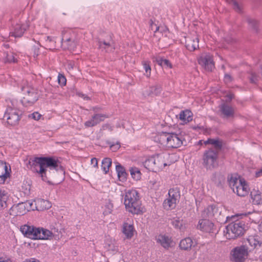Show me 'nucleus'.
Segmentation results:
<instances>
[{
    "label": "nucleus",
    "instance_id": "obj_1",
    "mask_svg": "<svg viewBox=\"0 0 262 262\" xmlns=\"http://www.w3.org/2000/svg\"><path fill=\"white\" fill-rule=\"evenodd\" d=\"M32 163L33 170L40 174L43 181L49 183L61 181L64 175V169L60 162L54 158L35 157Z\"/></svg>",
    "mask_w": 262,
    "mask_h": 262
},
{
    "label": "nucleus",
    "instance_id": "obj_2",
    "mask_svg": "<svg viewBox=\"0 0 262 262\" xmlns=\"http://www.w3.org/2000/svg\"><path fill=\"white\" fill-rule=\"evenodd\" d=\"M204 143L212 146L204 152L203 165L207 170H212L219 165V154L222 148L223 142L219 139H208Z\"/></svg>",
    "mask_w": 262,
    "mask_h": 262
},
{
    "label": "nucleus",
    "instance_id": "obj_3",
    "mask_svg": "<svg viewBox=\"0 0 262 262\" xmlns=\"http://www.w3.org/2000/svg\"><path fill=\"white\" fill-rule=\"evenodd\" d=\"M262 247V239L258 236H250L244 245L234 248L231 252L234 262H243L254 249Z\"/></svg>",
    "mask_w": 262,
    "mask_h": 262
},
{
    "label": "nucleus",
    "instance_id": "obj_4",
    "mask_svg": "<svg viewBox=\"0 0 262 262\" xmlns=\"http://www.w3.org/2000/svg\"><path fill=\"white\" fill-rule=\"evenodd\" d=\"M188 136L184 132H162L157 135L156 139L158 142L168 148H178L181 145H186Z\"/></svg>",
    "mask_w": 262,
    "mask_h": 262
},
{
    "label": "nucleus",
    "instance_id": "obj_5",
    "mask_svg": "<svg viewBox=\"0 0 262 262\" xmlns=\"http://www.w3.org/2000/svg\"><path fill=\"white\" fill-rule=\"evenodd\" d=\"M124 199V204L128 212L134 214L143 212L141 202L137 190L132 189L126 191Z\"/></svg>",
    "mask_w": 262,
    "mask_h": 262
},
{
    "label": "nucleus",
    "instance_id": "obj_6",
    "mask_svg": "<svg viewBox=\"0 0 262 262\" xmlns=\"http://www.w3.org/2000/svg\"><path fill=\"white\" fill-rule=\"evenodd\" d=\"M229 185L234 193L238 196H245L248 194L249 188L244 179L237 175L231 174L228 177Z\"/></svg>",
    "mask_w": 262,
    "mask_h": 262
},
{
    "label": "nucleus",
    "instance_id": "obj_7",
    "mask_svg": "<svg viewBox=\"0 0 262 262\" xmlns=\"http://www.w3.org/2000/svg\"><path fill=\"white\" fill-rule=\"evenodd\" d=\"M247 226L244 222L239 220L232 221L226 226L227 238L229 239H235L242 236L246 231Z\"/></svg>",
    "mask_w": 262,
    "mask_h": 262
},
{
    "label": "nucleus",
    "instance_id": "obj_8",
    "mask_svg": "<svg viewBox=\"0 0 262 262\" xmlns=\"http://www.w3.org/2000/svg\"><path fill=\"white\" fill-rule=\"evenodd\" d=\"M25 84L26 82L20 85L23 95L21 102L24 106L27 107L34 104L38 99V95L35 89Z\"/></svg>",
    "mask_w": 262,
    "mask_h": 262
},
{
    "label": "nucleus",
    "instance_id": "obj_9",
    "mask_svg": "<svg viewBox=\"0 0 262 262\" xmlns=\"http://www.w3.org/2000/svg\"><path fill=\"white\" fill-rule=\"evenodd\" d=\"M20 111L15 108L9 107L4 114V118L7 120V123L10 125H16L20 120Z\"/></svg>",
    "mask_w": 262,
    "mask_h": 262
},
{
    "label": "nucleus",
    "instance_id": "obj_10",
    "mask_svg": "<svg viewBox=\"0 0 262 262\" xmlns=\"http://www.w3.org/2000/svg\"><path fill=\"white\" fill-rule=\"evenodd\" d=\"M220 117L226 120L233 119L235 115V110L229 104L224 103L219 106Z\"/></svg>",
    "mask_w": 262,
    "mask_h": 262
},
{
    "label": "nucleus",
    "instance_id": "obj_11",
    "mask_svg": "<svg viewBox=\"0 0 262 262\" xmlns=\"http://www.w3.org/2000/svg\"><path fill=\"white\" fill-rule=\"evenodd\" d=\"M198 62L199 64L207 71H212L214 68L212 57L209 54H206L201 56L198 59Z\"/></svg>",
    "mask_w": 262,
    "mask_h": 262
},
{
    "label": "nucleus",
    "instance_id": "obj_12",
    "mask_svg": "<svg viewBox=\"0 0 262 262\" xmlns=\"http://www.w3.org/2000/svg\"><path fill=\"white\" fill-rule=\"evenodd\" d=\"M20 231L25 236L36 239L37 233L39 232V229L33 226L24 225L20 228Z\"/></svg>",
    "mask_w": 262,
    "mask_h": 262
},
{
    "label": "nucleus",
    "instance_id": "obj_13",
    "mask_svg": "<svg viewBox=\"0 0 262 262\" xmlns=\"http://www.w3.org/2000/svg\"><path fill=\"white\" fill-rule=\"evenodd\" d=\"M153 157L157 171L167 165L166 159L168 157V154L162 153L155 155Z\"/></svg>",
    "mask_w": 262,
    "mask_h": 262
},
{
    "label": "nucleus",
    "instance_id": "obj_14",
    "mask_svg": "<svg viewBox=\"0 0 262 262\" xmlns=\"http://www.w3.org/2000/svg\"><path fill=\"white\" fill-rule=\"evenodd\" d=\"M214 224L209 220L202 219L199 222L197 228L206 232H212Z\"/></svg>",
    "mask_w": 262,
    "mask_h": 262
},
{
    "label": "nucleus",
    "instance_id": "obj_15",
    "mask_svg": "<svg viewBox=\"0 0 262 262\" xmlns=\"http://www.w3.org/2000/svg\"><path fill=\"white\" fill-rule=\"evenodd\" d=\"M29 28V25L26 24H17L14 26V31L10 32L11 36L15 37H20Z\"/></svg>",
    "mask_w": 262,
    "mask_h": 262
},
{
    "label": "nucleus",
    "instance_id": "obj_16",
    "mask_svg": "<svg viewBox=\"0 0 262 262\" xmlns=\"http://www.w3.org/2000/svg\"><path fill=\"white\" fill-rule=\"evenodd\" d=\"M10 173L6 162L0 161V184H3L6 179L9 177Z\"/></svg>",
    "mask_w": 262,
    "mask_h": 262
},
{
    "label": "nucleus",
    "instance_id": "obj_17",
    "mask_svg": "<svg viewBox=\"0 0 262 262\" xmlns=\"http://www.w3.org/2000/svg\"><path fill=\"white\" fill-rule=\"evenodd\" d=\"M98 45L100 49L102 51H105V52H111L114 49V47L113 45V41L112 40L106 41L99 39L98 40Z\"/></svg>",
    "mask_w": 262,
    "mask_h": 262
},
{
    "label": "nucleus",
    "instance_id": "obj_18",
    "mask_svg": "<svg viewBox=\"0 0 262 262\" xmlns=\"http://www.w3.org/2000/svg\"><path fill=\"white\" fill-rule=\"evenodd\" d=\"M185 46L190 51H193L199 48V39L197 37L189 38L186 41Z\"/></svg>",
    "mask_w": 262,
    "mask_h": 262
},
{
    "label": "nucleus",
    "instance_id": "obj_19",
    "mask_svg": "<svg viewBox=\"0 0 262 262\" xmlns=\"http://www.w3.org/2000/svg\"><path fill=\"white\" fill-rule=\"evenodd\" d=\"M134 232V228L133 225L127 223H124L123 224L122 232L127 238H131Z\"/></svg>",
    "mask_w": 262,
    "mask_h": 262
},
{
    "label": "nucleus",
    "instance_id": "obj_20",
    "mask_svg": "<svg viewBox=\"0 0 262 262\" xmlns=\"http://www.w3.org/2000/svg\"><path fill=\"white\" fill-rule=\"evenodd\" d=\"M161 91V88L160 85H156L150 87L148 89L145 91L143 94L145 96H154L159 95Z\"/></svg>",
    "mask_w": 262,
    "mask_h": 262
},
{
    "label": "nucleus",
    "instance_id": "obj_21",
    "mask_svg": "<svg viewBox=\"0 0 262 262\" xmlns=\"http://www.w3.org/2000/svg\"><path fill=\"white\" fill-rule=\"evenodd\" d=\"M192 244V239L190 237H186L180 241L179 247L182 250L188 251L191 249Z\"/></svg>",
    "mask_w": 262,
    "mask_h": 262
},
{
    "label": "nucleus",
    "instance_id": "obj_22",
    "mask_svg": "<svg viewBox=\"0 0 262 262\" xmlns=\"http://www.w3.org/2000/svg\"><path fill=\"white\" fill-rule=\"evenodd\" d=\"M218 213V209L215 205H211L204 210L203 215L204 217H208L211 218L214 216Z\"/></svg>",
    "mask_w": 262,
    "mask_h": 262
},
{
    "label": "nucleus",
    "instance_id": "obj_23",
    "mask_svg": "<svg viewBox=\"0 0 262 262\" xmlns=\"http://www.w3.org/2000/svg\"><path fill=\"white\" fill-rule=\"evenodd\" d=\"M250 195L254 204H262V193L259 190H253L251 192Z\"/></svg>",
    "mask_w": 262,
    "mask_h": 262
},
{
    "label": "nucleus",
    "instance_id": "obj_24",
    "mask_svg": "<svg viewBox=\"0 0 262 262\" xmlns=\"http://www.w3.org/2000/svg\"><path fill=\"white\" fill-rule=\"evenodd\" d=\"M157 241L165 249H168L171 246L172 243L171 238L165 235H159Z\"/></svg>",
    "mask_w": 262,
    "mask_h": 262
},
{
    "label": "nucleus",
    "instance_id": "obj_25",
    "mask_svg": "<svg viewBox=\"0 0 262 262\" xmlns=\"http://www.w3.org/2000/svg\"><path fill=\"white\" fill-rule=\"evenodd\" d=\"M38 229H39V232L38 233H37L36 239H49L52 237V233H50V230L42 228H38Z\"/></svg>",
    "mask_w": 262,
    "mask_h": 262
},
{
    "label": "nucleus",
    "instance_id": "obj_26",
    "mask_svg": "<svg viewBox=\"0 0 262 262\" xmlns=\"http://www.w3.org/2000/svg\"><path fill=\"white\" fill-rule=\"evenodd\" d=\"M61 46L64 49L70 50H74L76 47V43L74 40L71 38L64 39L63 38L61 40Z\"/></svg>",
    "mask_w": 262,
    "mask_h": 262
},
{
    "label": "nucleus",
    "instance_id": "obj_27",
    "mask_svg": "<svg viewBox=\"0 0 262 262\" xmlns=\"http://www.w3.org/2000/svg\"><path fill=\"white\" fill-rule=\"evenodd\" d=\"M179 119L185 123L189 122L192 120V114L188 110L181 111L179 114Z\"/></svg>",
    "mask_w": 262,
    "mask_h": 262
},
{
    "label": "nucleus",
    "instance_id": "obj_28",
    "mask_svg": "<svg viewBox=\"0 0 262 262\" xmlns=\"http://www.w3.org/2000/svg\"><path fill=\"white\" fill-rule=\"evenodd\" d=\"M3 61L4 63L16 62L17 59L14 57V53L12 52L4 51Z\"/></svg>",
    "mask_w": 262,
    "mask_h": 262
},
{
    "label": "nucleus",
    "instance_id": "obj_29",
    "mask_svg": "<svg viewBox=\"0 0 262 262\" xmlns=\"http://www.w3.org/2000/svg\"><path fill=\"white\" fill-rule=\"evenodd\" d=\"M143 165L148 170L156 172V167L154 159V157H149L143 162Z\"/></svg>",
    "mask_w": 262,
    "mask_h": 262
},
{
    "label": "nucleus",
    "instance_id": "obj_30",
    "mask_svg": "<svg viewBox=\"0 0 262 262\" xmlns=\"http://www.w3.org/2000/svg\"><path fill=\"white\" fill-rule=\"evenodd\" d=\"M177 202L175 199H172L170 198L166 199L163 202V207L166 210H170L175 208Z\"/></svg>",
    "mask_w": 262,
    "mask_h": 262
},
{
    "label": "nucleus",
    "instance_id": "obj_31",
    "mask_svg": "<svg viewBox=\"0 0 262 262\" xmlns=\"http://www.w3.org/2000/svg\"><path fill=\"white\" fill-rule=\"evenodd\" d=\"M116 169L118 174V177L120 181H124L126 179L127 173L124 168L120 164L117 165Z\"/></svg>",
    "mask_w": 262,
    "mask_h": 262
},
{
    "label": "nucleus",
    "instance_id": "obj_32",
    "mask_svg": "<svg viewBox=\"0 0 262 262\" xmlns=\"http://www.w3.org/2000/svg\"><path fill=\"white\" fill-rule=\"evenodd\" d=\"M170 223L174 228L180 230H183L185 229V227L183 226V220H180L179 218L176 217L171 219Z\"/></svg>",
    "mask_w": 262,
    "mask_h": 262
},
{
    "label": "nucleus",
    "instance_id": "obj_33",
    "mask_svg": "<svg viewBox=\"0 0 262 262\" xmlns=\"http://www.w3.org/2000/svg\"><path fill=\"white\" fill-rule=\"evenodd\" d=\"M7 199L8 196L5 191L0 189V210L6 207Z\"/></svg>",
    "mask_w": 262,
    "mask_h": 262
},
{
    "label": "nucleus",
    "instance_id": "obj_34",
    "mask_svg": "<svg viewBox=\"0 0 262 262\" xmlns=\"http://www.w3.org/2000/svg\"><path fill=\"white\" fill-rule=\"evenodd\" d=\"M101 168L104 173L106 174L109 170V168L112 165V160L110 158H105L102 161Z\"/></svg>",
    "mask_w": 262,
    "mask_h": 262
},
{
    "label": "nucleus",
    "instance_id": "obj_35",
    "mask_svg": "<svg viewBox=\"0 0 262 262\" xmlns=\"http://www.w3.org/2000/svg\"><path fill=\"white\" fill-rule=\"evenodd\" d=\"M27 203H18L16 206L13 207V209L17 211L18 214H24L26 211V207Z\"/></svg>",
    "mask_w": 262,
    "mask_h": 262
},
{
    "label": "nucleus",
    "instance_id": "obj_36",
    "mask_svg": "<svg viewBox=\"0 0 262 262\" xmlns=\"http://www.w3.org/2000/svg\"><path fill=\"white\" fill-rule=\"evenodd\" d=\"M50 233H52V237L55 239H59L62 236L61 229L59 230L57 227H53L51 228Z\"/></svg>",
    "mask_w": 262,
    "mask_h": 262
},
{
    "label": "nucleus",
    "instance_id": "obj_37",
    "mask_svg": "<svg viewBox=\"0 0 262 262\" xmlns=\"http://www.w3.org/2000/svg\"><path fill=\"white\" fill-rule=\"evenodd\" d=\"M130 172L134 179L138 180L141 178V173L138 168L132 167L130 169Z\"/></svg>",
    "mask_w": 262,
    "mask_h": 262
},
{
    "label": "nucleus",
    "instance_id": "obj_38",
    "mask_svg": "<svg viewBox=\"0 0 262 262\" xmlns=\"http://www.w3.org/2000/svg\"><path fill=\"white\" fill-rule=\"evenodd\" d=\"M108 118V116L106 114L95 113L93 115V118L95 119V121L97 122V124L103 121L105 118Z\"/></svg>",
    "mask_w": 262,
    "mask_h": 262
},
{
    "label": "nucleus",
    "instance_id": "obj_39",
    "mask_svg": "<svg viewBox=\"0 0 262 262\" xmlns=\"http://www.w3.org/2000/svg\"><path fill=\"white\" fill-rule=\"evenodd\" d=\"M169 197L172 199H175L177 202L180 196L179 192L174 188H171L168 192Z\"/></svg>",
    "mask_w": 262,
    "mask_h": 262
},
{
    "label": "nucleus",
    "instance_id": "obj_40",
    "mask_svg": "<svg viewBox=\"0 0 262 262\" xmlns=\"http://www.w3.org/2000/svg\"><path fill=\"white\" fill-rule=\"evenodd\" d=\"M142 65L143 66V68L145 71V73L144 74L147 77H149L151 73V68L149 64V62L147 61H143L142 62Z\"/></svg>",
    "mask_w": 262,
    "mask_h": 262
},
{
    "label": "nucleus",
    "instance_id": "obj_41",
    "mask_svg": "<svg viewBox=\"0 0 262 262\" xmlns=\"http://www.w3.org/2000/svg\"><path fill=\"white\" fill-rule=\"evenodd\" d=\"M231 5H232L233 9L238 12H241L242 11V8L241 6L238 4V3L235 0H230L229 2Z\"/></svg>",
    "mask_w": 262,
    "mask_h": 262
},
{
    "label": "nucleus",
    "instance_id": "obj_42",
    "mask_svg": "<svg viewBox=\"0 0 262 262\" xmlns=\"http://www.w3.org/2000/svg\"><path fill=\"white\" fill-rule=\"evenodd\" d=\"M97 125V122L95 121V119L93 118V116L92 117V118L90 120L86 121L84 123V126L86 127H93Z\"/></svg>",
    "mask_w": 262,
    "mask_h": 262
},
{
    "label": "nucleus",
    "instance_id": "obj_43",
    "mask_svg": "<svg viewBox=\"0 0 262 262\" xmlns=\"http://www.w3.org/2000/svg\"><path fill=\"white\" fill-rule=\"evenodd\" d=\"M28 117L29 118L33 119L35 120H38L41 117V115L38 112H35L29 115Z\"/></svg>",
    "mask_w": 262,
    "mask_h": 262
},
{
    "label": "nucleus",
    "instance_id": "obj_44",
    "mask_svg": "<svg viewBox=\"0 0 262 262\" xmlns=\"http://www.w3.org/2000/svg\"><path fill=\"white\" fill-rule=\"evenodd\" d=\"M105 207L107 210H105L104 212V214H107L108 213H111L112 212L113 208V205L111 202H108L105 205Z\"/></svg>",
    "mask_w": 262,
    "mask_h": 262
},
{
    "label": "nucleus",
    "instance_id": "obj_45",
    "mask_svg": "<svg viewBox=\"0 0 262 262\" xmlns=\"http://www.w3.org/2000/svg\"><path fill=\"white\" fill-rule=\"evenodd\" d=\"M58 80L59 84L64 85L66 84V79L64 76L59 74L58 76Z\"/></svg>",
    "mask_w": 262,
    "mask_h": 262
},
{
    "label": "nucleus",
    "instance_id": "obj_46",
    "mask_svg": "<svg viewBox=\"0 0 262 262\" xmlns=\"http://www.w3.org/2000/svg\"><path fill=\"white\" fill-rule=\"evenodd\" d=\"M248 22L249 25L254 29H256L257 21L252 18H248Z\"/></svg>",
    "mask_w": 262,
    "mask_h": 262
},
{
    "label": "nucleus",
    "instance_id": "obj_47",
    "mask_svg": "<svg viewBox=\"0 0 262 262\" xmlns=\"http://www.w3.org/2000/svg\"><path fill=\"white\" fill-rule=\"evenodd\" d=\"M37 203H38V204L40 203V204H42L43 205H45V206H43V207H42L43 209V208L48 209L49 207H50V204H49L48 201L39 199V200H38Z\"/></svg>",
    "mask_w": 262,
    "mask_h": 262
},
{
    "label": "nucleus",
    "instance_id": "obj_48",
    "mask_svg": "<svg viewBox=\"0 0 262 262\" xmlns=\"http://www.w3.org/2000/svg\"><path fill=\"white\" fill-rule=\"evenodd\" d=\"M46 43L45 45L46 46V48L48 49V47H50L52 46H50L48 45V42L51 43V44H54V41L53 40L52 38L50 36H47L46 37Z\"/></svg>",
    "mask_w": 262,
    "mask_h": 262
},
{
    "label": "nucleus",
    "instance_id": "obj_49",
    "mask_svg": "<svg viewBox=\"0 0 262 262\" xmlns=\"http://www.w3.org/2000/svg\"><path fill=\"white\" fill-rule=\"evenodd\" d=\"M257 80V77L256 74L252 73L251 74L250 81L252 83H255Z\"/></svg>",
    "mask_w": 262,
    "mask_h": 262
},
{
    "label": "nucleus",
    "instance_id": "obj_50",
    "mask_svg": "<svg viewBox=\"0 0 262 262\" xmlns=\"http://www.w3.org/2000/svg\"><path fill=\"white\" fill-rule=\"evenodd\" d=\"M120 147V144L119 142H117L116 144H112L110 145V148L113 151H115Z\"/></svg>",
    "mask_w": 262,
    "mask_h": 262
},
{
    "label": "nucleus",
    "instance_id": "obj_51",
    "mask_svg": "<svg viewBox=\"0 0 262 262\" xmlns=\"http://www.w3.org/2000/svg\"><path fill=\"white\" fill-rule=\"evenodd\" d=\"M162 67L171 68L172 65L168 59H163Z\"/></svg>",
    "mask_w": 262,
    "mask_h": 262
},
{
    "label": "nucleus",
    "instance_id": "obj_52",
    "mask_svg": "<svg viewBox=\"0 0 262 262\" xmlns=\"http://www.w3.org/2000/svg\"><path fill=\"white\" fill-rule=\"evenodd\" d=\"M163 58L157 57L154 58V61L156 62L159 65L162 67Z\"/></svg>",
    "mask_w": 262,
    "mask_h": 262
},
{
    "label": "nucleus",
    "instance_id": "obj_53",
    "mask_svg": "<svg viewBox=\"0 0 262 262\" xmlns=\"http://www.w3.org/2000/svg\"><path fill=\"white\" fill-rule=\"evenodd\" d=\"M150 26L151 29L152 30H154V27H156L155 30H154L155 32H156L157 31H158L159 30V27L157 26V25L154 24V23L152 19L150 20Z\"/></svg>",
    "mask_w": 262,
    "mask_h": 262
},
{
    "label": "nucleus",
    "instance_id": "obj_54",
    "mask_svg": "<svg viewBox=\"0 0 262 262\" xmlns=\"http://www.w3.org/2000/svg\"><path fill=\"white\" fill-rule=\"evenodd\" d=\"M75 63L73 61H69L67 63V69L69 70H72L74 69Z\"/></svg>",
    "mask_w": 262,
    "mask_h": 262
},
{
    "label": "nucleus",
    "instance_id": "obj_55",
    "mask_svg": "<svg viewBox=\"0 0 262 262\" xmlns=\"http://www.w3.org/2000/svg\"><path fill=\"white\" fill-rule=\"evenodd\" d=\"M91 164L94 165V167L98 168V161L96 158H93L91 160Z\"/></svg>",
    "mask_w": 262,
    "mask_h": 262
},
{
    "label": "nucleus",
    "instance_id": "obj_56",
    "mask_svg": "<svg viewBox=\"0 0 262 262\" xmlns=\"http://www.w3.org/2000/svg\"><path fill=\"white\" fill-rule=\"evenodd\" d=\"M227 99L226 101L227 102H230L233 98H234V95L232 94H229L226 95Z\"/></svg>",
    "mask_w": 262,
    "mask_h": 262
},
{
    "label": "nucleus",
    "instance_id": "obj_57",
    "mask_svg": "<svg viewBox=\"0 0 262 262\" xmlns=\"http://www.w3.org/2000/svg\"><path fill=\"white\" fill-rule=\"evenodd\" d=\"M77 95H78L79 97H81V98H83L84 99H85V100H90V97H88V96H86L85 94H83V93H77Z\"/></svg>",
    "mask_w": 262,
    "mask_h": 262
},
{
    "label": "nucleus",
    "instance_id": "obj_58",
    "mask_svg": "<svg viewBox=\"0 0 262 262\" xmlns=\"http://www.w3.org/2000/svg\"><path fill=\"white\" fill-rule=\"evenodd\" d=\"M225 81L228 82L231 81V77L229 74H226L224 77Z\"/></svg>",
    "mask_w": 262,
    "mask_h": 262
},
{
    "label": "nucleus",
    "instance_id": "obj_59",
    "mask_svg": "<svg viewBox=\"0 0 262 262\" xmlns=\"http://www.w3.org/2000/svg\"><path fill=\"white\" fill-rule=\"evenodd\" d=\"M92 110L95 113H98L101 110V108L99 107H93Z\"/></svg>",
    "mask_w": 262,
    "mask_h": 262
},
{
    "label": "nucleus",
    "instance_id": "obj_60",
    "mask_svg": "<svg viewBox=\"0 0 262 262\" xmlns=\"http://www.w3.org/2000/svg\"><path fill=\"white\" fill-rule=\"evenodd\" d=\"M255 176L256 177L262 176V168L256 172Z\"/></svg>",
    "mask_w": 262,
    "mask_h": 262
},
{
    "label": "nucleus",
    "instance_id": "obj_61",
    "mask_svg": "<svg viewBox=\"0 0 262 262\" xmlns=\"http://www.w3.org/2000/svg\"><path fill=\"white\" fill-rule=\"evenodd\" d=\"M24 262H39V261L34 258H30L26 259Z\"/></svg>",
    "mask_w": 262,
    "mask_h": 262
},
{
    "label": "nucleus",
    "instance_id": "obj_62",
    "mask_svg": "<svg viewBox=\"0 0 262 262\" xmlns=\"http://www.w3.org/2000/svg\"><path fill=\"white\" fill-rule=\"evenodd\" d=\"M34 56L35 57V56H37L38 54V48L36 47H34Z\"/></svg>",
    "mask_w": 262,
    "mask_h": 262
},
{
    "label": "nucleus",
    "instance_id": "obj_63",
    "mask_svg": "<svg viewBox=\"0 0 262 262\" xmlns=\"http://www.w3.org/2000/svg\"><path fill=\"white\" fill-rule=\"evenodd\" d=\"M0 262H12V261L10 259H5V258L1 257L0 258Z\"/></svg>",
    "mask_w": 262,
    "mask_h": 262
},
{
    "label": "nucleus",
    "instance_id": "obj_64",
    "mask_svg": "<svg viewBox=\"0 0 262 262\" xmlns=\"http://www.w3.org/2000/svg\"><path fill=\"white\" fill-rule=\"evenodd\" d=\"M102 128L103 129H105L106 128H111V127L110 126L109 124H105L102 125Z\"/></svg>",
    "mask_w": 262,
    "mask_h": 262
}]
</instances>
